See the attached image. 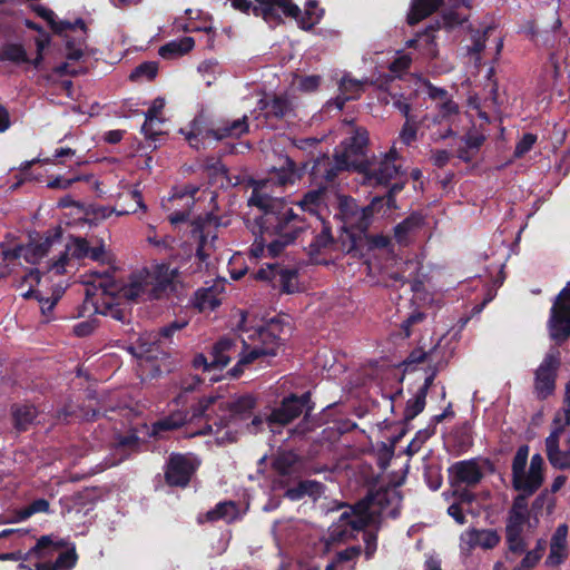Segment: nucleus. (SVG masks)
I'll return each mask as SVG.
<instances>
[{
    "mask_svg": "<svg viewBox=\"0 0 570 570\" xmlns=\"http://www.w3.org/2000/svg\"><path fill=\"white\" fill-rule=\"evenodd\" d=\"M322 492L323 485L320 482L313 480H305L301 481L295 487L287 489L285 494L289 500L297 501L305 497H311L315 499L318 495H321Z\"/></svg>",
    "mask_w": 570,
    "mask_h": 570,
    "instance_id": "2f4dec72",
    "label": "nucleus"
},
{
    "mask_svg": "<svg viewBox=\"0 0 570 570\" xmlns=\"http://www.w3.org/2000/svg\"><path fill=\"white\" fill-rule=\"evenodd\" d=\"M186 16H188L189 21H185L183 18H177L174 21V28L177 32H195V31H206L210 32L212 27L210 26H197L193 22V20L199 18V12L194 11L191 9H187L185 11Z\"/></svg>",
    "mask_w": 570,
    "mask_h": 570,
    "instance_id": "58836bf2",
    "label": "nucleus"
},
{
    "mask_svg": "<svg viewBox=\"0 0 570 570\" xmlns=\"http://www.w3.org/2000/svg\"><path fill=\"white\" fill-rule=\"evenodd\" d=\"M307 399L305 396H289L282 402L278 409H275L266 419L268 426L273 430L274 425H286L294 419L298 417L306 406Z\"/></svg>",
    "mask_w": 570,
    "mask_h": 570,
    "instance_id": "aec40b11",
    "label": "nucleus"
},
{
    "mask_svg": "<svg viewBox=\"0 0 570 570\" xmlns=\"http://www.w3.org/2000/svg\"><path fill=\"white\" fill-rule=\"evenodd\" d=\"M412 59L409 55H400L390 66V69L394 73L402 72L410 67Z\"/></svg>",
    "mask_w": 570,
    "mask_h": 570,
    "instance_id": "e2e57ef3",
    "label": "nucleus"
},
{
    "mask_svg": "<svg viewBox=\"0 0 570 570\" xmlns=\"http://www.w3.org/2000/svg\"><path fill=\"white\" fill-rule=\"evenodd\" d=\"M40 283V274L38 269L30 271L19 283L18 288L21 289V295L24 298L35 297L41 304V311L46 313L47 311H51L56 305L57 299L52 298H42L38 295V292L33 289L36 285Z\"/></svg>",
    "mask_w": 570,
    "mask_h": 570,
    "instance_id": "393cba45",
    "label": "nucleus"
},
{
    "mask_svg": "<svg viewBox=\"0 0 570 570\" xmlns=\"http://www.w3.org/2000/svg\"><path fill=\"white\" fill-rule=\"evenodd\" d=\"M255 277L271 282L273 286H279L287 294L298 291V276L294 268H283L278 264H267L256 273Z\"/></svg>",
    "mask_w": 570,
    "mask_h": 570,
    "instance_id": "f3484780",
    "label": "nucleus"
},
{
    "mask_svg": "<svg viewBox=\"0 0 570 570\" xmlns=\"http://www.w3.org/2000/svg\"><path fill=\"white\" fill-rule=\"evenodd\" d=\"M299 176L294 163L285 158L282 167L274 169L267 179L253 183L248 205L262 213L248 219V228L255 236L249 249L252 257H276L305 230L304 220L293 208L269 194L273 185H292Z\"/></svg>",
    "mask_w": 570,
    "mask_h": 570,
    "instance_id": "f257e3e1",
    "label": "nucleus"
},
{
    "mask_svg": "<svg viewBox=\"0 0 570 570\" xmlns=\"http://www.w3.org/2000/svg\"><path fill=\"white\" fill-rule=\"evenodd\" d=\"M568 527L567 524H560L550 541V552L546 560V563L551 567L561 564L568 557L567 546Z\"/></svg>",
    "mask_w": 570,
    "mask_h": 570,
    "instance_id": "5701e85b",
    "label": "nucleus"
},
{
    "mask_svg": "<svg viewBox=\"0 0 570 570\" xmlns=\"http://www.w3.org/2000/svg\"><path fill=\"white\" fill-rule=\"evenodd\" d=\"M238 330L243 351L238 353V363L230 370L233 376H238L243 372V365L261 357L275 356L279 348V341L274 333V326H248V315L244 312H240Z\"/></svg>",
    "mask_w": 570,
    "mask_h": 570,
    "instance_id": "39448f33",
    "label": "nucleus"
},
{
    "mask_svg": "<svg viewBox=\"0 0 570 570\" xmlns=\"http://www.w3.org/2000/svg\"><path fill=\"white\" fill-rule=\"evenodd\" d=\"M157 70H158V67H157L156 62H153V61L144 62V63L139 65L138 67H136L131 71L130 79L131 80H141V79L151 80L157 75Z\"/></svg>",
    "mask_w": 570,
    "mask_h": 570,
    "instance_id": "49530a36",
    "label": "nucleus"
},
{
    "mask_svg": "<svg viewBox=\"0 0 570 570\" xmlns=\"http://www.w3.org/2000/svg\"><path fill=\"white\" fill-rule=\"evenodd\" d=\"M562 432L554 430L546 439V449L548 458L559 451V438Z\"/></svg>",
    "mask_w": 570,
    "mask_h": 570,
    "instance_id": "680f3d73",
    "label": "nucleus"
},
{
    "mask_svg": "<svg viewBox=\"0 0 570 570\" xmlns=\"http://www.w3.org/2000/svg\"><path fill=\"white\" fill-rule=\"evenodd\" d=\"M77 562V553L75 549H69L59 553L53 563L36 562L33 570H70ZM20 569L32 570L24 563L19 564Z\"/></svg>",
    "mask_w": 570,
    "mask_h": 570,
    "instance_id": "c85d7f7f",
    "label": "nucleus"
},
{
    "mask_svg": "<svg viewBox=\"0 0 570 570\" xmlns=\"http://www.w3.org/2000/svg\"><path fill=\"white\" fill-rule=\"evenodd\" d=\"M53 245L55 239L45 238L39 242L16 244L12 246L2 244L0 248L4 262L22 265L23 261L27 264L36 265L51 252Z\"/></svg>",
    "mask_w": 570,
    "mask_h": 570,
    "instance_id": "6e6552de",
    "label": "nucleus"
},
{
    "mask_svg": "<svg viewBox=\"0 0 570 570\" xmlns=\"http://www.w3.org/2000/svg\"><path fill=\"white\" fill-rule=\"evenodd\" d=\"M186 420V413L181 411L174 412L169 416L158 420L153 424L151 435L163 438L165 432L183 426Z\"/></svg>",
    "mask_w": 570,
    "mask_h": 570,
    "instance_id": "72a5a7b5",
    "label": "nucleus"
},
{
    "mask_svg": "<svg viewBox=\"0 0 570 570\" xmlns=\"http://www.w3.org/2000/svg\"><path fill=\"white\" fill-rule=\"evenodd\" d=\"M12 416L16 428L26 430L35 421L37 410L31 405H17L12 409Z\"/></svg>",
    "mask_w": 570,
    "mask_h": 570,
    "instance_id": "4c0bfd02",
    "label": "nucleus"
},
{
    "mask_svg": "<svg viewBox=\"0 0 570 570\" xmlns=\"http://www.w3.org/2000/svg\"><path fill=\"white\" fill-rule=\"evenodd\" d=\"M235 355H237L236 343L230 338H222L213 346L209 362L205 355L198 354L194 357L193 365L195 368H203L204 371L222 370Z\"/></svg>",
    "mask_w": 570,
    "mask_h": 570,
    "instance_id": "2eb2a0df",
    "label": "nucleus"
},
{
    "mask_svg": "<svg viewBox=\"0 0 570 570\" xmlns=\"http://www.w3.org/2000/svg\"><path fill=\"white\" fill-rule=\"evenodd\" d=\"M368 142V132L358 128L354 135L343 142L344 150L335 154V166L337 169L354 168L361 170L367 163L364 159L365 147Z\"/></svg>",
    "mask_w": 570,
    "mask_h": 570,
    "instance_id": "9b49d317",
    "label": "nucleus"
},
{
    "mask_svg": "<svg viewBox=\"0 0 570 570\" xmlns=\"http://www.w3.org/2000/svg\"><path fill=\"white\" fill-rule=\"evenodd\" d=\"M363 87V81L344 76L340 81V95L334 100L336 108L341 110L345 101L357 98Z\"/></svg>",
    "mask_w": 570,
    "mask_h": 570,
    "instance_id": "c756f323",
    "label": "nucleus"
},
{
    "mask_svg": "<svg viewBox=\"0 0 570 570\" xmlns=\"http://www.w3.org/2000/svg\"><path fill=\"white\" fill-rule=\"evenodd\" d=\"M529 456V446L521 445L512 461V484L518 491H521L527 498L534 493L543 482L544 461L540 454L531 458L530 465L527 469Z\"/></svg>",
    "mask_w": 570,
    "mask_h": 570,
    "instance_id": "0eeeda50",
    "label": "nucleus"
},
{
    "mask_svg": "<svg viewBox=\"0 0 570 570\" xmlns=\"http://www.w3.org/2000/svg\"><path fill=\"white\" fill-rule=\"evenodd\" d=\"M248 131L247 117L233 120L232 122L223 124L215 129L206 131L205 137H212L215 140L225 138H238Z\"/></svg>",
    "mask_w": 570,
    "mask_h": 570,
    "instance_id": "bb28decb",
    "label": "nucleus"
},
{
    "mask_svg": "<svg viewBox=\"0 0 570 570\" xmlns=\"http://www.w3.org/2000/svg\"><path fill=\"white\" fill-rule=\"evenodd\" d=\"M255 400L250 395L238 396L234 400L224 401L218 396L206 397L199 401L198 405L194 409V416H207L208 411H214L217 406L222 411H228L230 419L245 417L254 407Z\"/></svg>",
    "mask_w": 570,
    "mask_h": 570,
    "instance_id": "f8f14e48",
    "label": "nucleus"
},
{
    "mask_svg": "<svg viewBox=\"0 0 570 570\" xmlns=\"http://www.w3.org/2000/svg\"><path fill=\"white\" fill-rule=\"evenodd\" d=\"M164 119L161 117L145 116V122L141 127L146 137L154 139L155 136L161 134Z\"/></svg>",
    "mask_w": 570,
    "mask_h": 570,
    "instance_id": "09e8293b",
    "label": "nucleus"
},
{
    "mask_svg": "<svg viewBox=\"0 0 570 570\" xmlns=\"http://www.w3.org/2000/svg\"><path fill=\"white\" fill-rule=\"evenodd\" d=\"M537 137L532 134H525L515 146L514 156L522 157L535 144Z\"/></svg>",
    "mask_w": 570,
    "mask_h": 570,
    "instance_id": "6e6d98bb",
    "label": "nucleus"
},
{
    "mask_svg": "<svg viewBox=\"0 0 570 570\" xmlns=\"http://www.w3.org/2000/svg\"><path fill=\"white\" fill-rule=\"evenodd\" d=\"M425 399L424 392H416L413 397H411L406 402V407L404 411V416L406 420L414 419L417 414H420L425 407Z\"/></svg>",
    "mask_w": 570,
    "mask_h": 570,
    "instance_id": "c03bdc74",
    "label": "nucleus"
},
{
    "mask_svg": "<svg viewBox=\"0 0 570 570\" xmlns=\"http://www.w3.org/2000/svg\"><path fill=\"white\" fill-rule=\"evenodd\" d=\"M89 244L83 238H72L70 242L66 245L63 252L68 253V257L73 258H83L88 256L89 253Z\"/></svg>",
    "mask_w": 570,
    "mask_h": 570,
    "instance_id": "37998d69",
    "label": "nucleus"
},
{
    "mask_svg": "<svg viewBox=\"0 0 570 570\" xmlns=\"http://www.w3.org/2000/svg\"><path fill=\"white\" fill-rule=\"evenodd\" d=\"M485 140V135L478 130L468 132L464 138V142L468 149L478 150Z\"/></svg>",
    "mask_w": 570,
    "mask_h": 570,
    "instance_id": "bf43d9fd",
    "label": "nucleus"
},
{
    "mask_svg": "<svg viewBox=\"0 0 570 570\" xmlns=\"http://www.w3.org/2000/svg\"><path fill=\"white\" fill-rule=\"evenodd\" d=\"M550 337L562 343L570 337V284L556 297L548 322Z\"/></svg>",
    "mask_w": 570,
    "mask_h": 570,
    "instance_id": "1a4fd4ad",
    "label": "nucleus"
},
{
    "mask_svg": "<svg viewBox=\"0 0 570 570\" xmlns=\"http://www.w3.org/2000/svg\"><path fill=\"white\" fill-rule=\"evenodd\" d=\"M442 3V0H413L411 11L407 16L410 24H415L433 13Z\"/></svg>",
    "mask_w": 570,
    "mask_h": 570,
    "instance_id": "f704fd0d",
    "label": "nucleus"
},
{
    "mask_svg": "<svg viewBox=\"0 0 570 570\" xmlns=\"http://www.w3.org/2000/svg\"><path fill=\"white\" fill-rule=\"evenodd\" d=\"M307 399L305 396H289L282 402L278 409H275L266 419L268 426L273 430L274 425H286L294 419L298 417L306 406Z\"/></svg>",
    "mask_w": 570,
    "mask_h": 570,
    "instance_id": "6ab92c4d",
    "label": "nucleus"
},
{
    "mask_svg": "<svg viewBox=\"0 0 570 570\" xmlns=\"http://www.w3.org/2000/svg\"><path fill=\"white\" fill-rule=\"evenodd\" d=\"M62 548V542L55 540L52 535L41 537L36 546L24 554V560L37 559V562H45Z\"/></svg>",
    "mask_w": 570,
    "mask_h": 570,
    "instance_id": "a878e982",
    "label": "nucleus"
},
{
    "mask_svg": "<svg viewBox=\"0 0 570 570\" xmlns=\"http://www.w3.org/2000/svg\"><path fill=\"white\" fill-rule=\"evenodd\" d=\"M307 399L305 396H289L282 402L278 409H275L266 419L268 426L273 430L274 425H286L294 419L298 417L306 406Z\"/></svg>",
    "mask_w": 570,
    "mask_h": 570,
    "instance_id": "412c9836",
    "label": "nucleus"
},
{
    "mask_svg": "<svg viewBox=\"0 0 570 570\" xmlns=\"http://www.w3.org/2000/svg\"><path fill=\"white\" fill-rule=\"evenodd\" d=\"M458 105L449 99H445L440 106V114L442 119H450L458 114Z\"/></svg>",
    "mask_w": 570,
    "mask_h": 570,
    "instance_id": "774afa93",
    "label": "nucleus"
},
{
    "mask_svg": "<svg viewBox=\"0 0 570 570\" xmlns=\"http://www.w3.org/2000/svg\"><path fill=\"white\" fill-rule=\"evenodd\" d=\"M267 108L275 117H283L289 111L291 102L284 97H275L267 104Z\"/></svg>",
    "mask_w": 570,
    "mask_h": 570,
    "instance_id": "3c124183",
    "label": "nucleus"
},
{
    "mask_svg": "<svg viewBox=\"0 0 570 570\" xmlns=\"http://www.w3.org/2000/svg\"><path fill=\"white\" fill-rule=\"evenodd\" d=\"M402 497L396 488L381 489L368 502H360L345 510L337 523L331 527V538L343 540L353 537L354 531L364 529L374 521V515L395 518L399 514Z\"/></svg>",
    "mask_w": 570,
    "mask_h": 570,
    "instance_id": "7ed1b4c3",
    "label": "nucleus"
},
{
    "mask_svg": "<svg viewBox=\"0 0 570 570\" xmlns=\"http://www.w3.org/2000/svg\"><path fill=\"white\" fill-rule=\"evenodd\" d=\"M361 551L360 546H354L337 552L325 570H355Z\"/></svg>",
    "mask_w": 570,
    "mask_h": 570,
    "instance_id": "7c9ffc66",
    "label": "nucleus"
},
{
    "mask_svg": "<svg viewBox=\"0 0 570 570\" xmlns=\"http://www.w3.org/2000/svg\"><path fill=\"white\" fill-rule=\"evenodd\" d=\"M187 325V321H174L167 326H164L158 333L159 336L170 338L173 334Z\"/></svg>",
    "mask_w": 570,
    "mask_h": 570,
    "instance_id": "69168bd1",
    "label": "nucleus"
},
{
    "mask_svg": "<svg viewBox=\"0 0 570 570\" xmlns=\"http://www.w3.org/2000/svg\"><path fill=\"white\" fill-rule=\"evenodd\" d=\"M198 466L196 458L183 454H173L166 470V480L170 485L185 487Z\"/></svg>",
    "mask_w": 570,
    "mask_h": 570,
    "instance_id": "a211bd4d",
    "label": "nucleus"
},
{
    "mask_svg": "<svg viewBox=\"0 0 570 570\" xmlns=\"http://www.w3.org/2000/svg\"><path fill=\"white\" fill-rule=\"evenodd\" d=\"M68 253L63 250L59 252L56 258H52L47 265V272L52 275H62L67 272V265L69 264Z\"/></svg>",
    "mask_w": 570,
    "mask_h": 570,
    "instance_id": "de8ad7c7",
    "label": "nucleus"
},
{
    "mask_svg": "<svg viewBox=\"0 0 570 570\" xmlns=\"http://www.w3.org/2000/svg\"><path fill=\"white\" fill-rule=\"evenodd\" d=\"M198 71L203 75L206 85H212L215 75L219 73V66L217 61L208 60L199 65Z\"/></svg>",
    "mask_w": 570,
    "mask_h": 570,
    "instance_id": "603ef678",
    "label": "nucleus"
},
{
    "mask_svg": "<svg viewBox=\"0 0 570 570\" xmlns=\"http://www.w3.org/2000/svg\"><path fill=\"white\" fill-rule=\"evenodd\" d=\"M80 28V30L86 33V24L82 19H77L73 23L70 21H55V24H52V29L58 32L62 33L67 30H73L75 28Z\"/></svg>",
    "mask_w": 570,
    "mask_h": 570,
    "instance_id": "4d7b16f0",
    "label": "nucleus"
},
{
    "mask_svg": "<svg viewBox=\"0 0 570 570\" xmlns=\"http://www.w3.org/2000/svg\"><path fill=\"white\" fill-rule=\"evenodd\" d=\"M416 131L417 127L412 121V119H407L405 124L402 127V130L400 132V140L402 144L409 146L411 142H413L416 139Z\"/></svg>",
    "mask_w": 570,
    "mask_h": 570,
    "instance_id": "5fc2aeb1",
    "label": "nucleus"
},
{
    "mask_svg": "<svg viewBox=\"0 0 570 570\" xmlns=\"http://www.w3.org/2000/svg\"><path fill=\"white\" fill-rule=\"evenodd\" d=\"M321 199V194L318 191L308 193L304 199L299 203V206L303 210L309 212L311 214L316 212V207Z\"/></svg>",
    "mask_w": 570,
    "mask_h": 570,
    "instance_id": "052dcab7",
    "label": "nucleus"
},
{
    "mask_svg": "<svg viewBox=\"0 0 570 570\" xmlns=\"http://www.w3.org/2000/svg\"><path fill=\"white\" fill-rule=\"evenodd\" d=\"M424 320V314L421 312L412 313L405 321H403L401 327L405 334V336H410L411 326L417 324Z\"/></svg>",
    "mask_w": 570,
    "mask_h": 570,
    "instance_id": "338daca9",
    "label": "nucleus"
},
{
    "mask_svg": "<svg viewBox=\"0 0 570 570\" xmlns=\"http://www.w3.org/2000/svg\"><path fill=\"white\" fill-rule=\"evenodd\" d=\"M528 498L519 494L509 511L505 524V538L509 552L520 556L527 549L524 534L531 533L539 524V514L546 504H549L546 495L534 499L531 508L528 505Z\"/></svg>",
    "mask_w": 570,
    "mask_h": 570,
    "instance_id": "20e7f679",
    "label": "nucleus"
},
{
    "mask_svg": "<svg viewBox=\"0 0 570 570\" xmlns=\"http://www.w3.org/2000/svg\"><path fill=\"white\" fill-rule=\"evenodd\" d=\"M338 209L340 215L342 219L344 220V224L351 218L352 215L356 210H358L360 206L356 204V202L353 198L346 197V196H338Z\"/></svg>",
    "mask_w": 570,
    "mask_h": 570,
    "instance_id": "8fccbe9b",
    "label": "nucleus"
},
{
    "mask_svg": "<svg viewBox=\"0 0 570 570\" xmlns=\"http://www.w3.org/2000/svg\"><path fill=\"white\" fill-rule=\"evenodd\" d=\"M81 177H73V178H70V179H66L61 176H58L56 177L55 179L50 180L48 183V187L49 188H52V189H67L69 188L75 181H78L80 180Z\"/></svg>",
    "mask_w": 570,
    "mask_h": 570,
    "instance_id": "0e129e2a",
    "label": "nucleus"
},
{
    "mask_svg": "<svg viewBox=\"0 0 570 570\" xmlns=\"http://www.w3.org/2000/svg\"><path fill=\"white\" fill-rule=\"evenodd\" d=\"M402 188V185L395 184L387 197H375L371 202V204L366 207H360L358 210L351 216V218L346 222V226L353 229H357L360 232H364L370 223L371 218L374 214L387 215V212L396 208L394 194Z\"/></svg>",
    "mask_w": 570,
    "mask_h": 570,
    "instance_id": "ddd939ff",
    "label": "nucleus"
},
{
    "mask_svg": "<svg viewBox=\"0 0 570 570\" xmlns=\"http://www.w3.org/2000/svg\"><path fill=\"white\" fill-rule=\"evenodd\" d=\"M560 364V352L550 350L535 371L534 392L539 399H547L556 389L557 370Z\"/></svg>",
    "mask_w": 570,
    "mask_h": 570,
    "instance_id": "4468645a",
    "label": "nucleus"
},
{
    "mask_svg": "<svg viewBox=\"0 0 570 570\" xmlns=\"http://www.w3.org/2000/svg\"><path fill=\"white\" fill-rule=\"evenodd\" d=\"M0 61H10L16 65L28 62L24 48L18 43H8L3 46L0 52Z\"/></svg>",
    "mask_w": 570,
    "mask_h": 570,
    "instance_id": "ea45409f",
    "label": "nucleus"
},
{
    "mask_svg": "<svg viewBox=\"0 0 570 570\" xmlns=\"http://www.w3.org/2000/svg\"><path fill=\"white\" fill-rule=\"evenodd\" d=\"M365 174L367 180L372 184L385 185L390 180L403 175L402 165L399 160V153L393 145L389 153L380 159H374L364 165L360 170Z\"/></svg>",
    "mask_w": 570,
    "mask_h": 570,
    "instance_id": "9d476101",
    "label": "nucleus"
},
{
    "mask_svg": "<svg viewBox=\"0 0 570 570\" xmlns=\"http://www.w3.org/2000/svg\"><path fill=\"white\" fill-rule=\"evenodd\" d=\"M49 502L46 499H37L18 512L17 521L26 520L32 514L48 512Z\"/></svg>",
    "mask_w": 570,
    "mask_h": 570,
    "instance_id": "a18cd8bd",
    "label": "nucleus"
},
{
    "mask_svg": "<svg viewBox=\"0 0 570 570\" xmlns=\"http://www.w3.org/2000/svg\"><path fill=\"white\" fill-rule=\"evenodd\" d=\"M500 542V535L495 530L469 529L460 537V549L463 553H470L475 548L492 549Z\"/></svg>",
    "mask_w": 570,
    "mask_h": 570,
    "instance_id": "4be33fe9",
    "label": "nucleus"
},
{
    "mask_svg": "<svg viewBox=\"0 0 570 570\" xmlns=\"http://www.w3.org/2000/svg\"><path fill=\"white\" fill-rule=\"evenodd\" d=\"M224 282L217 281L213 286L196 292L195 305L204 311H214L223 301Z\"/></svg>",
    "mask_w": 570,
    "mask_h": 570,
    "instance_id": "b1692460",
    "label": "nucleus"
},
{
    "mask_svg": "<svg viewBox=\"0 0 570 570\" xmlns=\"http://www.w3.org/2000/svg\"><path fill=\"white\" fill-rule=\"evenodd\" d=\"M195 46L191 37H184L173 40L159 48V56L165 59H173L189 52Z\"/></svg>",
    "mask_w": 570,
    "mask_h": 570,
    "instance_id": "473e14b6",
    "label": "nucleus"
},
{
    "mask_svg": "<svg viewBox=\"0 0 570 570\" xmlns=\"http://www.w3.org/2000/svg\"><path fill=\"white\" fill-rule=\"evenodd\" d=\"M423 224V218L420 215H411L405 220L400 223L394 228V235L400 244L407 243L411 235H413Z\"/></svg>",
    "mask_w": 570,
    "mask_h": 570,
    "instance_id": "e433bc0d",
    "label": "nucleus"
},
{
    "mask_svg": "<svg viewBox=\"0 0 570 570\" xmlns=\"http://www.w3.org/2000/svg\"><path fill=\"white\" fill-rule=\"evenodd\" d=\"M490 466L489 461L475 459L459 461L449 468V478L455 485H475L483 478L484 469Z\"/></svg>",
    "mask_w": 570,
    "mask_h": 570,
    "instance_id": "dca6fc26",
    "label": "nucleus"
},
{
    "mask_svg": "<svg viewBox=\"0 0 570 570\" xmlns=\"http://www.w3.org/2000/svg\"><path fill=\"white\" fill-rule=\"evenodd\" d=\"M239 518V510L232 501L220 502L206 513V520L233 522Z\"/></svg>",
    "mask_w": 570,
    "mask_h": 570,
    "instance_id": "c9c22d12",
    "label": "nucleus"
},
{
    "mask_svg": "<svg viewBox=\"0 0 570 570\" xmlns=\"http://www.w3.org/2000/svg\"><path fill=\"white\" fill-rule=\"evenodd\" d=\"M419 48L422 50L423 55L428 57H435L436 46L434 41V36L429 31L421 33Z\"/></svg>",
    "mask_w": 570,
    "mask_h": 570,
    "instance_id": "864d4df0",
    "label": "nucleus"
},
{
    "mask_svg": "<svg viewBox=\"0 0 570 570\" xmlns=\"http://www.w3.org/2000/svg\"><path fill=\"white\" fill-rule=\"evenodd\" d=\"M568 425H570V383H567L566 385L563 407L553 419L554 430L562 432Z\"/></svg>",
    "mask_w": 570,
    "mask_h": 570,
    "instance_id": "a19ab883",
    "label": "nucleus"
},
{
    "mask_svg": "<svg viewBox=\"0 0 570 570\" xmlns=\"http://www.w3.org/2000/svg\"><path fill=\"white\" fill-rule=\"evenodd\" d=\"M544 550H546V540H543V539L538 540L535 548L525 553L519 568H521L522 570L532 569L539 562V560L542 558Z\"/></svg>",
    "mask_w": 570,
    "mask_h": 570,
    "instance_id": "79ce46f5",
    "label": "nucleus"
},
{
    "mask_svg": "<svg viewBox=\"0 0 570 570\" xmlns=\"http://www.w3.org/2000/svg\"><path fill=\"white\" fill-rule=\"evenodd\" d=\"M257 6L253 8L256 16H262L269 24H278L281 16L294 18L302 29L308 30L321 20L323 10L317 8L313 1L306 3L305 11L293 4L289 0H256Z\"/></svg>",
    "mask_w": 570,
    "mask_h": 570,
    "instance_id": "423d86ee",
    "label": "nucleus"
},
{
    "mask_svg": "<svg viewBox=\"0 0 570 570\" xmlns=\"http://www.w3.org/2000/svg\"><path fill=\"white\" fill-rule=\"evenodd\" d=\"M550 463L558 469L570 466V451H558L548 458Z\"/></svg>",
    "mask_w": 570,
    "mask_h": 570,
    "instance_id": "13d9d810",
    "label": "nucleus"
},
{
    "mask_svg": "<svg viewBox=\"0 0 570 570\" xmlns=\"http://www.w3.org/2000/svg\"><path fill=\"white\" fill-rule=\"evenodd\" d=\"M159 337L158 333H145L139 336L135 346L129 347V352L139 360H154L158 351Z\"/></svg>",
    "mask_w": 570,
    "mask_h": 570,
    "instance_id": "cd10ccee",
    "label": "nucleus"
},
{
    "mask_svg": "<svg viewBox=\"0 0 570 570\" xmlns=\"http://www.w3.org/2000/svg\"><path fill=\"white\" fill-rule=\"evenodd\" d=\"M176 276L177 269L167 265L137 269L124 283H118L109 274H95L85 288L86 304L90 305L95 313L122 320L121 312L115 308L116 299L160 298L167 293Z\"/></svg>",
    "mask_w": 570,
    "mask_h": 570,
    "instance_id": "f03ea898",
    "label": "nucleus"
}]
</instances>
